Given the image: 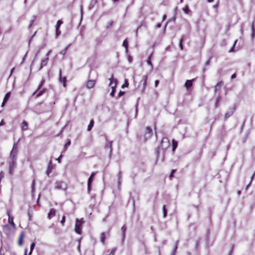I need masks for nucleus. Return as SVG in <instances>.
Segmentation results:
<instances>
[{
	"label": "nucleus",
	"instance_id": "nucleus-1",
	"mask_svg": "<svg viewBox=\"0 0 255 255\" xmlns=\"http://www.w3.org/2000/svg\"><path fill=\"white\" fill-rule=\"evenodd\" d=\"M170 146V142L168 139L167 137H164L162 138L160 145L157 147L156 151L157 158L159 157V150L160 149H162L164 150L166 149Z\"/></svg>",
	"mask_w": 255,
	"mask_h": 255
},
{
	"label": "nucleus",
	"instance_id": "nucleus-2",
	"mask_svg": "<svg viewBox=\"0 0 255 255\" xmlns=\"http://www.w3.org/2000/svg\"><path fill=\"white\" fill-rule=\"evenodd\" d=\"M67 185L66 183L63 181H59L55 183V188L56 189H60L65 190L67 189Z\"/></svg>",
	"mask_w": 255,
	"mask_h": 255
},
{
	"label": "nucleus",
	"instance_id": "nucleus-3",
	"mask_svg": "<svg viewBox=\"0 0 255 255\" xmlns=\"http://www.w3.org/2000/svg\"><path fill=\"white\" fill-rule=\"evenodd\" d=\"M82 222L81 220H79V219H77L75 227V231L78 234H81V227L82 226Z\"/></svg>",
	"mask_w": 255,
	"mask_h": 255
},
{
	"label": "nucleus",
	"instance_id": "nucleus-4",
	"mask_svg": "<svg viewBox=\"0 0 255 255\" xmlns=\"http://www.w3.org/2000/svg\"><path fill=\"white\" fill-rule=\"evenodd\" d=\"M113 75H112V77L109 79L110 81V83L109 84V86L112 88H116L118 84V81L116 79H114L113 77Z\"/></svg>",
	"mask_w": 255,
	"mask_h": 255
},
{
	"label": "nucleus",
	"instance_id": "nucleus-5",
	"mask_svg": "<svg viewBox=\"0 0 255 255\" xmlns=\"http://www.w3.org/2000/svg\"><path fill=\"white\" fill-rule=\"evenodd\" d=\"M152 134V129L150 128L147 127L146 128V130H145V133H144L145 138L146 139L147 138H150Z\"/></svg>",
	"mask_w": 255,
	"mask_h": 255
},
{
	"label": "nucleus",
	"instance_id": "nucleus-6",
	"mask_svg": "<svg viewBox=\"0 0 255 255\" xmlns=\"http://www.w3.org/2000/svg\"><path fill=\"white\" fill-rule=\"evenodd\" d=\"M95 174H96L95 172L92 173L90 177L88 179L87 185H88V192L89 193L91 190V183L93 181V177L95 176Z\"/></svg>",
	"mask_w": 255,
	"mask_h": 255
},
{
	"label": "nucleus",
	"instance_id": "nucleus-7",
	"mask_svg": "<svg viewBox=\"0 0 255 255\" xmlns=\"http://www.w3.org/2000/svg\"><path fill=\"white\" fill-rule=\"evenodd\" d=\"M235 110H236V108L235 107H232V108H230L229 110V111L225 114V118L226 119H227L228 118H229L230 116H231Z\"/></svg>",
	"mask_w": 255,
	"mask_h": 255
},
{
	"label": "nucleus",
	"instance_id": "nucleus-8",
	"mask_svg": "<svg viewBox=\"0 0 255 255\" xmlns=\"http://www.w3.org/2000/svg\"><path fill=\"white\" fill-rule=\"evenodd\" d=\"M17 154V149L11 150L10 155H9V158L11 159V160H16Z\"/></svg>",
	"mask_w": 255,
	"mask_h": 255
},
{
	"label": "nucleus",
	"instance_id": "nucleus-9",
	"mask_svg": "<svg viewBox=\"0 0 255 255\" xmlns=\"http://www.w3.org/2000/svg\"><path fill=\"white\" fill-rule=\"evenodd\" d=\"M7 215L8 216V222L9 223H10L11 224V225L12 226V227L13 228H15V225L14 224V223L13 222V219L12 217H11L10 216V211H7Z\"/></svg>",
	"mask_w": 255,
	"mask_h": 255
},
{
	"label": "nucleus",
	"instance_id": "nucleus-10",
	"mask_svg": "<svg viewBox=\"0 0 255 255\" xmlns=\"http://www.w3.org/2000/svg\"><path fill=\"white\" fill-rule=\"evenodd\" d=\"M24 236L25 235L24 232H21L18 241V245L19 246H21L23 245V239L24 237Z\"/></svg>",
	"mask_w": 255,
	"mask_h": 255
},
{
	"label": "nucleus",
	"instance_id": "nucleus-11",
	"mask_svg": "<svg viewBox=\"0 0 255 255\" xmlns=\"http://www.w3.org/2000/svg\"><path fill=\"white\" fill-rule=\"evenodd\" d=\"M61 75H62V71H61V70L60 69L59 80L60 82L63 83V86L65 87L66 86V77H62Z\"/></svg>",
	"mask_w": 255,
	"mask_h": 255
},
{
	"label": "nucleus",
	"instance_id": "nucleus-12",
	"mask_svg": "<svg viewBox=\"0 0 255 255\" xmlns=\"http://www.w3.org/2000/svg\"><path fill=\"white\" fill-rule=\"evenodd\" d=\"M112 143L113 141H111L109 142L108 143H106L105 145V148L109 149L110 150V153H109V156L111 157L112 154Z\"/></svg>",
	"mask_w": 255,
	"mask_h": 255
},
{
	"label": "nucleus",
	"instance_id": "nucleus-13",
	"mask_svg": "<svg viewBox=\"0 0 255 255\" xmlns=\"http://www.w3.org/2000/svg\"><path fill=\"white\" fill-rule=\"evenodd\" d=\"M95 85V80H89L86 83V87L88 89H91L94 87Z\"/></svg>",
	"mask_w": 255,
	"mask_h": 255
},
{
	"label": "nucleus",
	"instance_id": "nucleus-14",
	"mask_svg": "<svg viewBox=\"0 0 255 255\" xmlns=\"http://www.w3.org/2000/svg\"><path fill=\"white\" fill-rule=\"evenodd\" d=\"M49 61V58L46 57L45 59H42L41 62L40 66L39 68V70H41L43 67L45 66Z\"/></svg>",
	"mask_w": 255,
	"mask_h": 255
},
{
	"label": "nucleus",
	"instance_id": "nucleus-15",
	"mask_svg": "<svg viewBox=\"0 0 255 255\" xmlns=\"http://www.w3.org/2000/svg\"><path fill=\"white\" fill-rule=\"evenodd\" d=\"M147 76L146 75L143 76V77L142 78V80L141 81V82H143V84H142L143 88H142V91H141L142 93L144 92V90L145 89V87H146V84H147Z\"/></svg>",
	"mask_w": 255,
	"mask_h": 255
},
{
	"label": "nucleus",
	"instance_id": "nucleus-16",
	"mask_svg": "<svg viewBox=\"0 0 255 255\" xmlns=\"http://www.w3.org/2000/svg\"><path fill=\"white\" fill-rule=\"evenodd\" d=\"M126 230H127V227L125 225H124L121 228V230L123 232V237H122V243H123L124 241H125V238H126Z\"/></svg>",
	"mask_w": 255,
	"mask_h": 255
},
{
	"label": "nucleus",
	"instance_id": "nucleus-17",
	"mask_svg": "<svg viewBox=\"0 0 255 255\" xmlns=\"http://www.w3.org/2000/svg\"><path fill=\"white\" fill-rule=\"evenodd\" d=\"M52 168L53 167H52V161L50 160L49 162L48 168H47V171H46V174L47 175H49L50 173L51 172V171L52 170Z\"/></svg>",
	"mask_w": 255,
	"mask_h": 255
},
{
	"label": "nucleus",
	"instance_id": "nucleus-18",
	"mask_svg": "<svg viewBox=\"0 0 255 255\" xmlns=\"http://www.w3.org/2000/svg\"><path fill=\"white\" fill-rule=\"evenodd\" d=\"M97 3V0H91L88 7V9L90 10L92 9L95 6Z\"/></svg>",
	"mask_w": 255,
	"mask_h": 255
},
{
	"label": "nucleus",
	"instance_id": "nucleus-19",
	"mask_svg": "<svg viewBox=\"0 0 255 255\" xmlns=\"http://www.w3.org/2000/svg\"><path fill=\"white\" fill-rule=\"evenodd\" d=\"M21 128L22 130H26L28 129V124L27 123L23 121L22 123H21Z\"/></svg>",
	"mask_w": 255,
	"mask_h": 255
},
{
	"label": "nucleus",
	"instance_id": "nucleus-20",
	"mask_svg": "<svg viewBox=\"0 0 255 255\" xmlns=\"http://www.w3.org/2000/svg\"><path fill=\"white\" fill-rule=\"evenodd\" d=\"M194 80H187L185 83V87L188 89L192 86V81Z\"/></svg>",
	"mask_w": 255,
	"mask_h": 255
},
{
	"label": "nucleus",
	"instance_id": "nucleus-21",
	"mask_svg": "<svg viewBox=\"0 0 255 255\" xmlns=\"http://www.w3.org/2000/svg\"><path fill=\"white\" fill-rule=\"evenodd\" d=\"M55 213H56V210L53 208L51 209L48 215V218L50 219L52 217L54 216L55 215Z\"/></svg>",
	"mask_w": 255,
	"mask_h": 255
},
{
	"label": "nucleus",
	"instance_id": "nucleus-22",
	"mask_svg": "<svg viewBox=\"0 0 255 255\" xmlns=\"http://www.w3.org/2000/svg\"><path fill=\"white\" fill-rule=\"evenodd\" d=\"M16 161L14 160H11L9 162V167L11 169H14L16 166Z\"/></svg>",
	"mask_w": 255,
	"mask_h": 255
},
{
	"label": "nucleus",
	"instance_id": "nucleus-23",
	"mask_svg": "<svg viewBox=\"0 0 255 255\" xmlns=\"http://www.w3.org/2000/svg\"><path fill=\"white\" fill-rule=\"evenodd\" d=\"M223 85V82L222 81L218 83L215 87V92H217L219 90Z\"/></svg>",
	"mask_w": 255,
	"mask_h": 255
},
{
	"label": "nucleus",
	"instance_id": "nucleus-24",
	"mask_svg": "<svg viewBox=\"0 0 255 255\" xmlns=\"http://www.w3.org/2000/svg\"><path fill=\"white\" fill-rule=\"evenodd\" d=\"M251 29H252V38H254L255 35V29L254 27V21H253L251 24Z\"/></svg>",
	"mask_w": 255,
	"mask_h": 255
},
{
	"label": "nucleus",
	"instance_id": "nucleus-25",
	"mask_svg": "<svg viewBox=\"0 0 255 255\" xmlns=\"http://www.w3.org/2000/svg\"><path fill=\"white\" fill-rule=\"evenodd\" d=\"M94 121L93 120H91L90 122V123L88 126V131H90L91 130V129L92 128L93 126H94Z\"/></svg>",
	"mask_w": 255,
	"mask_h": 255
},
{
	"label": "nucleus",
	"instance_id": "nucleus-26",
	"mask_svg": "<svg viewBox=\"0 0 255 255\" xmlns=\"http://www.w3.org/2000/svg\"><path fill=\"white\" fill-rule=\"evenodd\" d=\"M45 91H46V89H43L41 90H40L39 91H38L36 92V93H37V94L36 95V97H39L41 96V95H42L45 92Z\"/></svg>",
	"mask_w": 255,
	"mask_h": 255
},
{
	"label": "nucleus",
	"instance_id": "nucleus-27",
	"mask_svg": "<svg viewBox=\"0 0 255 255\" xmlns=\"http://www.w3.org/2000/svg\"><path fill=\"white\" fill-rule=\"evenodd\" d=\"M44 82H45V80H43H43H41V82H40V84H39V86H38V87L37 89V90H36V91H35V92L33 93V95H35V94L36 93V92L40 89V88H41V87L43 86V84H44Z\"/></svg>",
	"mask_w": 255,
	"mask_h": 255
},
{
	"label": "nucleus",
	"instance_id": "nucleus-28",
	"mask_svg": "<svg viewBox=\"0 0 255 255\" xmlns=\"http://www.w3.org/2000/svg\"><path fill=\"white\" fill-rule=\"evenodd\" d=\"M178 241H177L175 243V246L174 249L172 252L171 255H175V253L177 250V249L178 248Z\"/></svg>",
	"mask_w": 255,
	"mask_h": 255
},
{
	"label": "nucleus",
	"instance_id": "nucleus-29",
	"mask_svg": "<svg viewBox=\"0 0 255 255\" xmlns=\"http://www.w3.org/2000/svg\"><path fill=\"white\" fill-rule=\"evenodd\" d=\"M105 239H106L105 233H102L101 235V241L103 244H104Z\"/></svg>",
	"mask_w": 255,
	"mask_h": 255
},
{
	"label": "nucleus",
	"instance_id": "nucleus-30",
	"mask_svg": "<svg viewBox=\"0 0 255 255\" xmlns=\"http://www.w3.org/2000/svg\"><path fill=\"white\" fill-rule=\"evenodd\" d=\"M118 185L120 186L122 182V173L121 171L118 173Z\"/></svg>",
	"mask_w": 255,
	"mask_h": 255
},
{
	"label": "nucleus",
	"instance_id": "nucleus-31",
	"mask_svg": "<svg viewBox=\"0 0 255 255\" xmlns=\"http://www.w3.org/2000/svg\"><path fill=\"white\" fill-rule=\"evenodd\" d=\"M71 44L68 45L67 47H65L64 49L62 50L60 53L62 55H65L67 52V49L69 48V47L70 46Z\"/></svg>",
	"mask_w": 255,
	"mask_h": 255
},
{
	"label": "nucleus",
	"instance_id": "nucleus-32",
	"mask_svg": "<svg viewBox=\"0 0 255 255\" xmlns=\"http://www.w3.org/2000/svg\"><path fill=\"white\" fill-rule=\"evenodd\" d=\"M151 55H149V56L148 57V58L147 60V64L151 66V68L152 69L153 66H152L151 61Z\"/></svg>",
	"mask_w": 255,
	"mask_h": 255
},
{
	"label": "nucleus",
	"instance_id": "nucleus-33",
	"mask_svg": "<svg viewBox=\"0 0 255 255\" xmlns=\"http://www.w3.org/2000/svg\"><path fill=\"white\" fill-rule=\"evenodd\" d=\"M10 92H8L7 93L5 96H4V98L3 99V100H4V102H7V101L8 100V99L10 97Z\"/></svg>",
	"mask_w": 255,
	"mask_h": 255
},
{
	"label": "nucleus",
	"instance_id": "nucleus-34",
	"mask_svg": "<svg viewBox=\"0 0 255 255\" xmlns=\"http://www.w3.org/2000/svg\"><path fill=\"white\" fill-rule=\"evenodd\" d=\"M177 146V142L175 141L174 140H173V143H172V150L174 151L175 149L176 148Z\"/></svg>",
	"mask_w": 255,
	"mask_h": 255
},
{
	"label": "nucleus",
	"instance_id": "nucleus-35",
	"mask_svg": "<svg viewBox=\"0 0 255 255\" xmlns=\"http://www.w3.org/2000/svg\"><path fill=\"white\" fill-rule=\"evenodd\" d=\"M63 22L62 20H58L57 22V24H56V29H59L61 25L62 24Z\"/></svg>",
	"mask_w": 255,
	"mask_h": 255
},
{
	"label": "nucleus",
	"instance_id": "nucleus-36",
	"mask_svg": "<svg viewBox=\"0 0 255 255\" xmlns=\"http://www.w3.org/2000/svg\"><path fill=\"white\" fill-rule=\"evenodd\" d=\"M221 99V96H219L217 99H216V103H215V107L217 108L218 107V103L219 102V101H220Z\"/></svg>",
	"mask_w": 255,
	"mask_h": 255
},
{
	"label": "nucleus",
	"instance_id": "nucleus-37",
	"mask_svg": "<svg viewBox=\"0 0 255 255\" xmlns=\"http://www.w3.org/2000/svg\"><path fill=\"white\" fill-rule=\"evenodd\" d=\"M183 10L184 11V12L186 13H188L189 12V7L188 6V5H186L183 8Z\"/></svg>",
	"mask_w": 255,
	"mask_h": 255
},
{
	"label": "nucleus",
	"instance_id": "nucleus-38",
	"mask_svg": "<svg viewBox=\"0 0 255 255\" xmlns=\"http://www.w3.org/2000/svg\"><path fill=\"white\" fill-rule=\"evenodd\" d=\"M162 209H163V217H165L166 216L167 213V211L165 208V205L163 206Z\"/></svg>",
	"mask_w": 255,
	"mask_h": 255
},
{
	"label": "nucleus",
	"instance_id": "nucleus-39",
	"mask_svg": "<svg viewBox=\"0 0 255 255\" xmlns=\"http://www.w3.org/2000/svg\"><path fill=\"white\" fill-rule=\"evenodd\" d=\"M183 40V37H182L180 40L179 44L180 49L181 50H183V45H182Z\"/></svg>",
	"mask_w": 255,
	"mask_h": 255
},
{
	"label": "nucleus",
	"instance_id": "nucleus-40",
	"mask_svg": "<svg viewBox=\"0 0 255 255\" xmlns=\"http://www.w3.org/2000/svg\"><path fill=\"white\" fill-rule=\"evenodd\" d=\"M35 18H36V17L35 16H33V18H32V19L31 20L30 23V24L28 26V28H30L31 27V26H32V24L33 23V22L35 20Z\"/></svg>",
	"mask_w": 255,
	"mask_h": 255
},
{
	"label": "nucleus",
	"instance_id": "nucleus-41",
	"mask_svg": "<svg viewBox=\"0 0 255 255\" xmlns=\"http://www.w3.org/2000/svg\"><path fill=\"white\" fill-rule=\"evenodd\" d=\"M123 45L126 48H128V43L126 40H125L123 42Z\"/></svg>",
	"mask_w": 255,
	"mask_h": 255
},
{
	"label": "nucleus",
	"instance_id": "nucleus-42",
	"mask_svg": "<svg viewBox=\"0 0 255 255\" xmlns=\"http://www.w3.org/2000/svg\"><path fill=\"white\" fill-rule=\"evenodd\" d=\"M255 171L254 172V174H253V175L251 177V181L250 182V183L246 187V189H248V188L249 187V186L250 185V184H251V182L252 181H253V178L254 177V176H255Z\"/></svg>",
	"mask_w": 255,
	"mask_h": 255
},
{
	"label": "nucleus",
	"instance_id": "nucleus-43",
	"mask_svg": "<svg viewBox=\"0 0 255 255\" xmlns=\"http://www.w3.org/2000/svg\"><path fill=\"white\" fill-rule=\"evenodd\" d=\"M116 88H112V92H111L110 93V95L112 97H113L115 95V91H116Z\"/></svg>",
	"mask_w": 255,
	"mask_h": 255
},
{
	"label": "nucleus",
	"instance_id": "nucleus-44",
	"mask_svg": "<svg viewBox=\"0 0 255 255\" xmlns=\"http://www.w3.org/2000/svg\"><path fill=\"white\" fill-rule=\"evenodd\" d=\"M116 250H117V249H116V248H113V249L112 250V251H111V253L109 254V255H114L115 253V252H116Z\"/></svg>",
	"mask_w": 255,
	"mask_h": 255
},
{
	"label": "nucleus",
	"instance_id": "nucleus-45",
	"mask_svg": "<svg viewBox=\"0 0 255 255\" xmlns=\"http://www.w3.org/2000/svg\"><path fill=\"white\" fill-rule=\"evenodd\" d=\"M19 140H18L16 143H14L12 150L16 149L17 146V144H18V142H19Z\"/></svg>",
	"mask_w": 255,
	"mask_h": 255
},
{
	"label": "nucleus",
	"instance_id": "nucleus-46",
	"mask_svg": "<svg viewBox=\"0 0 255 255\" xmlns=\"http://www.w3.org/2000/svg\"><path fill=\"white\" fill-rule=\"evenodd\" d=\"M128 81H127V80H125V83L122 85V87L123 88H124L125 87H128Z\"/></svg>",
	"mask_w": 255,
	"mask_h": 255
},
{
	"label": "nucleus",
	"instance_id": "nucleus-47",
	"mask_svg": "<svg viewBox=\"0 0 255 255\" xmlns=\"http://www.w3.org/2000/svg\"><path fill=\"white\" fill-rule=\"evenodd\" d=\"M65 222V216H63L62 218V220L61 221V223L63 225L64 223Z\"/></svg>",
	"mask_w": 255,
	"mask_h": 255
},
{
	"label": "nucleus",
	"instance_id": "nucleus-48",
	"mask_svg": "<svg viewBox=\"0 0 255 255\" xmlns=\"http://www.w3.org/2000/svg\"><path fill=\"white\" fill-rule=\"evenodd\" d=\"M35 246V243L34 242L32 243L30 245V250H33Z\"/></svg>",
	"mask_w": 255,
	"mask_h": 255
},
{
	"label": "nucleus",
	"instance_id": "nucleus-49",
	"mask_svg": "<svg viewBox=\"0 0 255 255\" xmlns=\"http://www.w3.org/2000/svg\"><path fill=\"white\" fill-rule=\"evenodd\" d=\"M60 31L59 30V29H56V36H58L60 34Z\"/></svg>",
	"mask_w": 255,
	"mask_h": 255
},
{
	"label": "nucleus",
	"instance_id": "nucleus-50",
	"mask_svg": "<svg viewBox=\"0 0 255 255\" xmlns=\"http://www.w3.org/2000/svg\"><path fill=\"white\" fill-rule=\"evenodd\" d=\"M175 169L172 170L171 172V173L170 174V176H169L170 178H171V177H172L173 176V174L175 173Z\"/></svg>",
	"mask_w": 255,
	"mask_h": 255
},
{
	"label": "nucleus",
	"instance_id": "nucleus-51",
	"mask_svg": "<svg viewBox=\"0 0 255 255\" xmlns=\"http://www.w3.org/2000/svg\"><path fill=\"white\" fill-rule=\"evenodd\" d=\"M71 144V142L70 140H69L65 145V148L66 149L68 146H69Z\"/></svg>",
	"mask_w": 255,
	"mask_h": 255
},
{
	"label": "nucleus",
	"instance_id": "nucleus-52",
	"mask_svg": "<svg viewBox=\"0 0 255 255\" xmlns=\"http://www.w3.org/2000/svg\"><path fill=\"white\" fill-rule=\"evenodd\" d=\"M211 58H210L206 62L205 65L206 66H208L210 65V60Z\"/></svg>",
	"mask_w": 255,
	"mask_h": 255
},
{
	"label": "nucleus",
	"instance_id": "nucleus-53",
	"mask_svg": "<svg viewBox=\"0 0 255 255\" xmlns=\"http://www.w3.org/2000/svg\"><path fill=\"white\" fill-rule=\"evenodd\" d=\"M125 94V92H123V91H120L119 93V97H121L123 95H124Z\"/></svg>",
	"mask_w": 255,
	"mask_h": 255
},
{
	"label": "nucleus",
	"instance_id": "nucleus-54",
	"mask_svg": "<svg viewBox=\"0 0 255 255\" xmlns=\"http://www.w3.org/2000/svg\"><path fill=\"white\" fill-rule=\"evenodd\" d=\"M34 180L33 181L32 183V192H34Z\"/></svg>",
	"mask_w": 255,
	"mask_h": 255
},
{
	"label": "nucleus",
	"instance_id": "nucleus-55",
	"mask_svg": "<svg viewBox=\"0 0 255 255\" xmlns=\"http://www.w3.org/2000/svg\"><path fill=\"white\" fill-rule=\"evenodd\" d=\"M62 157V155H60V156L56 159L59 163L61 162V159Z\"/></svg>",
	"mask_w": 255,
	"mask_h": 255
},
{
	"label": "nucleus",
	"instance_id": "nucleus-56",
	"mask_svg": "<svg viewBox=\"0 0 255 255\" xmlns=\"http://www.w3.org/2000/svg\"><path fill=\"white\" fill-rule=\"evenodd\" d=\"M154 84H155V86L157 87L158 86V85L159 84V81L158 80H155V82H154Z\"/></svg>",
	"mask_w": 255,
	"mask_h": 255
},
{
	"label": "nucleus",
	"instance_id": "nucleus-57",
	"mask_svg": "<svg viewBox=\"0 0 255 255\" xmlns=\"http://www.w3.org/2000/svg\"><path fill=\"white\" fill-rule=\"evenodd\" d=\"M4 122L3 121V120H1V121L0 122V126H2L3 125H4Z\"/></svg>",
	"mask_w": 255,
	"mask_h": 255
},
{
	"label": "nucleus",
	"instance_id": "nucleus-58",
	"mask_svg": "<svg viewBox=\"0 0 255 255\" xmlns=\"http://www.w3.org/2000/svg\"><path fill=\"white\" fill-rule=\"evenodd\" d=\"M13 169H11V168H9V172L10 174H12V170H13Z\"/></svg>",
	"mask_w": 255,
	"mask_h": 255
},
{
	"label": "nucleus",
	"instance_id": "nucleus-59",
	"mask_svg": "<svg viewBox=\"0 0 255 255\" xmlns=\"http://www.w3.org/2000/svg\"><path fill=\"white\" fill-rule=\"evenodd\" d=\"M236 74H233L232 75V76H231V78L232 79H234V78H236Z\"/></svg>",
	"mask_w": 255,
	"mask_h": 255
},
{
	"label": "nucleus",
	"instance_id": "nucleus-60",
	"mask_svg": "<svg viewBox=\"0 0 255 255\" xmlns=\"http://www.w3.org/2000/svg\"><path fill=\"white\" fill-rule=\"evenodd\" d=\"M51 52V50H49L47 53L46 54V57H48V56L50 54V53Z\"/></svg>",
	"mask_w": 255,
	"mask_h": 255
},
{
	"label": "nucleus",
	"instance_id": "nucleus-61",
	"mask_svg": "<svg viewBox=\"0 0 255 255\" xmlns=\"http://www.w3.org/2000/svg\"><path fill=\"white\" fill-rule=\"evenodd\" d=\"M161 26V23H158L157 25H156V27L157 28H160Z\"/></svg>",
	"mask_w": 255,
	"mask_h": 255
},
{
	"label": "nucleus",
	"instance_id": "nucleus-62",
	"mask_svg": "<svg viewBox=\"0 0 255 255\" xmlns=\"http://www.w3.org/2000/svg\"><path fill=\"white\" fill-rule=\"evenodd\" d=\"M166 18V15L165 14H164L163 17H162V20L163 21Z\"/></svg>",
	"mask_w": 255,
	"mask_h": 255
},
{
	"label": "nucleus",
	"instance_id": "nucleus-63",
	"mask_svg": "<svg viewBox=\"0 0 255 255\" xmlns=\"http://www.w3.org/2000/svg\"><path fill=\"white\" fill-rule=\"evenodd\" d=\"M6 102H4V100H3V102L1 104V107H4Z\"/></svg>",
	"mask_w": 255,
	"mask_h": 255
},
{
	"label": "nucleus",
	"instance_id": "nucleus-64",
	"mask_svg": "<svg viewBox=\"0 0 255 255\" xmlns=\"http://www.w3.org/2000/svg\"><path fill=\"white\" fill-rule=\"evenodd\" d=\"M24 255H27V249H25L24 250Z\"/></svg>",
	"mask_w": 255,
	"mask_h": 255
}]
</instances>
